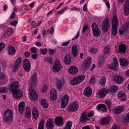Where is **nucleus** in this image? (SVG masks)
I'll return each mask as SVG.
<instances>
[{
  "mask_svg": "<svg viewBox=\"0 0 129 129\" xmlns=\"http://www.w3.org/2000/svg\"><path fill=\"white\" fill-rule=\"evenodd\" d=\"M19 82L17 81L14 82L10 84V90L12 91L13 96L15 99H19L23 96L22 92L20 90H17L15 89L18 88Z\"/></svg>",
  "mask_w": 129,
  "mask_h": 129,
  "instance_id": "obj_1",
  "label": "nucleus"
},
{
  "mask_svg": "<svg viewBox=\"0 0 129 129\" xmlns=\"http://www.w3.org/2000/svg\"><path fill=\"white\" fill-rule=\"evenodd\" d=\"M118 20L116 16H114L112 20V29L111 38H113L116 35L117 33V28L118 27Z\"/></svg>",
  "mask_w": 129,
  "mask_h": 129,
  "instance_id": "obj_2",
  "label": "nucleus"
},
{
  "mask_svg": "<svg viewBox=\"0 0 129 129\" xmlns=\"http://www.w3.org/2000/svg\"><path fill=\"white\" fill-rule=\"evenodd\" d=\"M13 112L11 109H8L4 113L3 118L5 121L12 122L13 120Z\"/></svg>",
  "mask_w": 129,
  "mask_h": 129,
  "instance_id": "obj_3",
  "label": "nucleus"
},
{
  "mask_svg": "<svg viewBox=\"0 0 129 129\" xmlns=\"http://www.w3.org/2000/svg\"><path fill=\"white\" fill-rule=\"evenodd\" d=\"M92 61L91 59L89 57L86 58L84 61L83 64L81 67V69L83 71H85L90 68V65Z\"/></svg>",
  "mask_w": 129,
  "mask_h": 129,
  "instance_id": "obj_4",
  "label": "nucleus"
},
{
  "mask_svg": "<svg viewBox=\"0 0 129 129\" xmlns=\"http://www.w3.org/2000/svg\"><path fill=\"white\" fill-rule=\"evenodd\" d=\"M29 93L31 100L33 101H35L38 98V94L35 90L33 88L30 87L29 89Z\"/></svg>",
  "mask_w": 129,
  "mask_h": 129,
  "instance_id": "obj_5",
  "label": "nucleus"
},
{
  "mask_svg": "<svg viewBox=\"0 0 129 129\" xmlns=\"http://www.w3.org/2000/svg\"><path fill=\"white\" fill-rule=\"evenodd\" d=\"M91 27L93 36L94 37H98L100 35L101 32L95 23H93L91 25Z\"/></svg>",
  "mask_w": 129,
  "mask_h": 129,
  "instance_id": "obj_6",
  "label": "nucleus"
},
{
  "mask_svg": "<svg viewBox=\"0 0 129 129\" xmlns=\"http://www.w3.org/2000/svg\"><path fill=\"white\" fill-rule=\"evenodd\" d=\"M109 18L106 17L103 21L102 27L103 30L104 32H107L109 28Z\"/></svg>",
  "mask_w": 129,
  "mask_h": 129,
  "instance_id": "obj_7",
  "label": "nucleus"
},
{
  "mask_svg": "<svg viewBox=\"0 0 129 129\" xmlns=\"http://www.w3.org/2000/svg\"><path fill=\"white\" fill-rule=\"evenodd\" d=\"M69 100V97L68 95H65L62 98L61 100L60 107L62 108H65L67 105Z\"/></svg>",
  "mask_w": 129,
  "mask_h": 129,
  "instance_id": "obj_8",
  "label": "nucleus"
},
{
  "mask_svg": "<svg viewBox=\"0 0 129 129\" xmlns=\"http://www.w3.org/2000/svg\"><path fill=\"white\" fill-rule=\"evenodd\" d=\"M61 68V66L58 60L56 59L55 61L53 67L52 69L54 72H57L59 71Z\"/></svg>",
  "mask_w": 129,
  "mask_h": 129,
  "instance_id": "obj_9",
  "label": "nucleus"
},
{
  "mask_svg": "<svg viewBox=\"0 0 129 129\" xmlns=\"http://www.w3.org/2000/svg\"><path fill=\"white\" fill-rule=\"evenodd\" d=\"M23 67L25 71L28 72L30 71L31 65L29 60L27 59H25L24 60Z\"/></svg>",
  "mask_w": 129,
  "mask_h": 129,
  "instance_id": "obj_10",
  "label": "nucleus"
},
{
  "mask_svg": "<svg viewBox=\"0 0 129 129\" xmlns=\"http://www.w3.org/2000/svg\"><path fill=\"white\" fill-rule=\"evenodd\" d=\"M79 107L78 103L76 102H74L72 105L69 106L68 108V110L72 112H74L77 111Z\"/></svg>",
  "mask_w": 129,
  "mask_h": 129,
  "instance_id": "obj_11",
  "label": "nucleus"
},
{
  "mask_svg": "<svg viewBox=\"0 0 129 129\" xmlns=\"http://www.w3.org/2000/svg\"><path fill=\"white\" fill-rule=\"evenodd\" d=\"M125 110V107L122 106L115 107L114 109V112L117 114H119Z\"/></svg>",
  "mask_w": 129,
  "mask_h": 129,
  "instance_id": "obj_12",
  "label": "nucleus"
},
{
  "mask_svg": "<svg viewBox=\"0 0 129 129\" xmlns=\"http://www.w3.org/2000/svg\"><path fill=\"white\" fill-rule=\"evenodd\" d=\"M22 60L20 58H18L15 62V65L13 68V70L15 72H16L18 69L19 67L22 64Z\"/></svg>",
  "mask_w": 129,
  "mask_h": 129,
  "instance_id": "obj_13",
  "label": "nucleus"
},
{
  "mask_svg": "<svg viewBox=\"0 0 129 129\" xmlns=\"http://www.w3.org/2000/svg\"><path fill=\"white\" fill-rule=\"evenodd\" d=\"M109 92V91L107 89L102 88L98 92V94L101 98H104Z\"/></svg>",
  "mask_w": 129,
  "mask_h": 129,
  "instance_id": "obj_14",
  "label": "nucleus"
},
{
  "mask_svg": "<svg viewBox=\"0 0 129 129\" xmlns=\"http://www.w3.org/2000/svg\"><path fill=\"white\" fill-rule=\"evenodd\" d=\"M37 74L36 73L33 74L31 76V80L30 81V85L34 86L36 84L37 80Z\"/></svg>",
  "mask_w": 129,
  "mask_h": 129,
  "instance_id": "obj_15",
  "label": "nucleus"
},
{
  "mask_svg": "<svg viewBox=\"0 0 129 129\" xmlns=\"http://www.w3.org/2000/svg\"><path fill=\"white\" fill-rule=\"evenodd\" d=\"M57 82L56 86L57 88L60 89L63 87V84L64 83V79L63 78H61L59 79H56Z\"/></svg>",
  "mask_w": 129,
  "mask_h": 129,
  "instance_id": "obj_16",
  "label": "nucleus"
},
{
  "mask_svg": "<svg viewBox=\"0 0 129 129\" xmlns=\"http://www.w3.org/2000/svg\"><path fill=\"white\" fill-rule=\"evenodd\" d=\"M124 12L125 15H128L129 14V1H126L125 2Z\"/></svg>",
  "mask_w": 129,
  "mask_h": 129,
  "instance_id": "obj_17",
  "label": "nucleus"
},
{
  "mask_svg": "<svg viewBox=\"0 0 129 129\" xmlns=\"http://www.w3.org/2000/svg\"><path fill=\"white\" fill-rule=\"evenodd\" d=\"M126 49V47L124 44H121L119 46L118 50H116L117 53H125Z\"/></svg>",
  "mask_w": 129,
  "mask_h": 129,
  "instance_id": "obj_18",
  "label": "nucleus"
},
{
  "mask_svg": "<svg viewBox=\"0 0 129 129\" xmlns=\"http://www.w3.org/2000/svg\"><path fill=\"white\" fill-rule=\"evenodd\" d=\"M50 96V99L52 100H56L57 98L56 93L55 89L53 88L51 90Z\"/></svg>",
  "mask_w": 129,
  "mask_h": 129,
  "instance_id": "obj_19",
  "label": "nucleus"
},
{
  "mask_svg": "<svg viewBox=\"0 0 129 129\" xmlns=\"http://www.w3.org/2000/svg\"><path fill=\"white\" fill-rule=\"evenodd\" d=\"M46 126L48 129H52L53 128L54 124L53 123L52 119H50L47 120L46 123Z\"/></svg>",
  "mask_w": 129,
  "mask_h": 129,
  "instance_id": "obj_20",
  "label": "nucleus"
},
{
  "mask_svg": "<svg viewBox=\"0 0 129 129\" xmlns=\"http://www.w3.org/2000/svg\"><path fill=\"white\" fill-rule=\"evenodd\" d=\"M69 72L71 74H75L78 72V69L76 67L74 66H71L69 68Z\"/></svg>",
  "mask_w": 129,
  "mask_h": 129,
  "instance_id": "obj_21",
  "label": "nucleus"
},
{
  "mask_svg": "<svg viewBox=\"0 0 129 129\" xmlns=\"http://www.w3.org/2000/svg\"><path fill=\"white\" fill-rule=\"evenodd\" d=\"M92 91L90 88L87 87L84 90L83 94L85 96H90L91 95Z\"/></svg>",
  "mask_w": 129,
  "mask_h": 129,
  "instance_id": "obj_22",
  "label": "nucleus"
},
{
  "mask_svg": "<svg viewBox=\"0 0 129 129\" xmlns=\"http://www.w3.org/2000/svg\"><path fill=\"white\" fill-rule=\"evenodd\" d=\"M120 65L122 67H125L128 64V61L123 58H120L119 60Z\"/></svg>",
  "mask_w": 129,
  "mask_h": 129,
  "instance_id": "obj_23",
  "label": "nucleus"
},
{
  "mask_svg": "<svg viewBox=\"0 0 129 129\" xmlns=\"http://www.w3.org/2000/svg\"><path fill=\"white\" fill-rule=\"evenodd\" d=\"M16 52L15 49L13 46H10L8 47V53L10 55H14Z\"/></svg>",
  "mask_w": 129,
  "mask_h": 129,
  "instance_id": "obj_24",
  "label": "nucleus"
},
{
  "mask_svg": "<svg viewBox=\"0 0 129 129\" xmlns=\"http://www.w3.org/2000/svg\"><path fill=\"white\" fill-rule=\"evenodd\" d=\"M72 53L74 57H76L78 55L77 47L76 45H74L72 48Z\"/></svg>",
  "mask_w": 129,
  "mask_h": 129,
  "instance_id": "obj_25",
  "label": "nucleus"
},
{
  "mask_svg": "<svg viewBox=\"0 0 129 129\" xmlns=\"http://www.w3.org/2000/svg\"><path fill=\"white\" fill-rule=\"evenodd\" d=\"M86 113L85 112H83L82 113L80 121L81 123L86 122L88 118L86 116Z\"/></svg>",
  "mask_w": 129,
  "mask_h": 129,
  "instance_id": "obj_26",
  "label": "nucleus"
},
{
  "mask_svg": "<svg viewBox=\"0 0 129 129\" xmlns=\"http://www.w3.org/2000/svg\"><path fill=\"white\" fill-rule=\"evenodd\" d=\"M85 76L83 75H81L75 77L77 80V84H78L81 82L85 78Z\"/></svg>",
  "mask_w": 129,
  "mask_h": 129,
  "instance_id": "obj_27",
  "label": "nucleus"
},
{
  "mask_svg": "<svg viewBox=\"0 0 129 129\" xmlns=\"http://www.w3.org/2000/svg\"><path fill=\"white\" fill-rule=\"evenodd\" d=\"M85 76L83 75H81L75 77L77 80V84H78L81 82L85 78Z\"/></svg>",
  "mask_w": 129,
  "mask_h": 129,
  "instance_id": "obj_28",
  "label": "nucleus"
},
{
  "mask_svg": "<svg viewBox=\"0 0 129 129\" xmlns=\"http://www.w3.org/2000/svg\"><path fill=\"white\" fill-rule=\"evenodd\" d=\"M114 80L116 82L119 84L122 82L124 80L123 77L119 75L115 76L114 77Z\"/></svg>",
  "mask_w": 129,
  "mask_h": 129,
  "instance_id": "obj_29",
  "label": "nucleus"
},
{
  "mask_svg": "<svg viewBox=\"0 0 129 129\" xmlns=\"http://www.w3.org/2000/svg\"><path fill=\"white\" fill-rule=\"evenodd\" d=\"M118 97L120 100L123 101L126 99L125 94L122 91H119L118 94Z\"/></svg>",
  "mask_w": 129,
  "mask_h": 129,
  "instance_id": "obj_30",
  "label": "nucleus"
},
{
  "mask_svg": "<svg viewBox=\"0 0 129 129\" xmlns=\"http://www.w3.org/2000/svg\"><path fill=\"white\" fill-rule=\"evenodd\" d=\"M33 118L35 120H37L38 118L39 114L37 109L35 108H33Z\"/></svg>",
  "mask_w": 129,
  "mask_h": 129,
  "instance_id": "obj_31",
  "label": "nucleus"
},
{
  "mask_svg": "<svg viewBox=\"0 0 129 129\" xmlns=\"http://www.w3.org/2000/svg\"><path fill=\"white\" fill-rule=\"evenodd\" d=\"M55 123L58 125L62 124L63 120L62 117L60 116L56 118L55 119Z\"/></svg>",
  "mask_w": 129,
  "mask_h": 129,
  "instance_id": "obj_32",
  "label": "nucleus"
},
{
  "mask_svg": "<svg viewBox=\"0 0 129 129\" xmlns=\"http://www.w3.org/2000/svg\"><path fill=\"white\" fill-rule=\"evenodd\" d=\"M97 108L99 110L103 108V109L102 110V111L104 112H106L107 110L106 106L103 104H98L97 106Z\"/></svg>",
  "mask_w": 129,
  "mask_h": 129,
  "instance_id": "obj_33",
  "label": "nucleus"
},
{
  "mask_svg": "<svg viewBox=\"0 0 129 129\" xmlns=\"http://www.w3.org/2000/svg\"><path fill=\"white\" fill-rule=\"evenodd\" d=\"M71 57L70 55L68 54L66 55L64 60V62L66 64H70L71 62Z\"/></svg>",
  "mask_w": 129,
  "mask_h": 129,
  "instance_id": "obj_34",
  "label": "nucleus"
},
{
  "mask_svg": "<svg viewBox=\"0 0 129 129\" xmlns=\"http://www.w3.org/2000/svg\"><path fill=\"white\" fill-rule=\"evenodd\" d=\"M19 109V112L22 113L25 108V103L24 102H20L18 105Z\"/></svg>",
  "mask_w": 129,
  "mask_h": 129,
  "instance_id": "obj_35",
  "label": "nucleus"
},
{
  "mask_svg": "<svg viewBox=\"0 0 129 129\" xmlns=\"http://www.w3.org/2000/svg\"><path fill=\"white\" fill-rule=\"evenodd\" d=\"M110 120V119L108 117H105L102 119L100 122V123L102 125H105L109 123Z\"/></svg>",
  "mask_w": 129,
  "mask_h": 129,
  "instance_id": "obj_36",
  "label": "nucleus"
},
{
  "mask_svg": "<svg viewBox=\"0 0 129 129\" xmlns=\"http://www.w3.org/2000/svg\"><path fill=\"white\" fill-rule=\"evenodd\" d=\"M12 29L10 28L6 29V32L4 34V36L5 37H7L10 35L12 34Z\"/></svg>",
  "mask_w": 129,
  "mask_h": 129,
  "instance_id": "obj_37",
  "label": "nucleus"
},
{
  "mask_svg": "<svg viewBox=\"0 0 129 129\" xmlns=\"http://www.w3.org/2000/svg\"><path fill=\"white\" fill-rule=\"evenodd\" d=\"M41 103L42 106L44 108H47L48 107V103L45 99L41 100Z\"/></svg>",
  "mask_w": 129,
  "mask_h": 129,
  "instance_id": "obj_38",
  "label": "nucleus"
},
{
  "mask_svg": "<svg viewBox=\"0 0 129 129\" xmlns=\"http://www.w3.org/2000/svg\"><path fill=\"white\" fill-rule=\"evenodd\" d=\"M45 121L44 119H42L39 124L38 129H44Z\"/></svg>",
  "mask_w": 129,
  "mask_h": 129,
  "instance_id": "obj_39",
  "label": "nucleus"
},
{
  "mask_svg": "<svg viewBox=\"0 0 129 129\" xmlns=\"http://www.w3.org/2000/svg\"><path fill=\"white\" fill-rule=\"evenodd\" d=\"M31 112L30 111V109L29 107H28L26 109L25 116L28 118L30 117Z\"/></svg>",
  "mask_w": 129,
  "mask_h": 129,
  "instance_id": "obj_40",
  "label": "nucleus"
},
{
  "mask_svg": "<svg viewBox=\"0 0 129 129\" xmlns=\"http://www.w3.org/2000/svg\"><path fill=\"white\" fill-rule=\"evenodd\" d=\"M72 125V122L69 121L67 122L66 124V126L64 129H71Z\"/></svg>",
  "mask_w": 129,
  "mask_h": 129,
  "instance_id": "obj_41",
  "label": "nucleus"
},
{
  "mask_svg": "<svg viewBox=\"0 0 129 129\" xmlns=\"http://www.w3.org/2000/svg\"><path fill=\"white\" fill-rule=\"evenodd\" d=\"M118 87L116 85H114L111 87L110 91L111 92H117L118 90Z\"/></svg>",
  "mask_w": 129,
  "mask_h": 129,
  "instance_id": "obj_42",
  "label": "nucleus"
},
{
  "mask_svg": "<svg viewBox=\"0 0 129 129\" xmlns=\"http://www.w3.org/2000/svg\"><path fill=\"white\" fill-rule=\"evenodd\" d=\"M117 67L113 63L112 64H109L108 66V68L114 70H116L117 69Z\"/></svg>",
  "mask_w": 129,
  "mask_h": 129,
  "instance_id": "obj_43",
  "label": "nucleus"
},
{
  "mask_svg": "<svg viewBox=\"0 0 129 129\" xmlns=\"http://www.w3.org/2000/svg\"><path fill=\"white\" fill-rule=\"evenodd\" d=\"M70 84L72 85H77V82L76 78L75 77L71 80L70 82Z\"/></svg>",
  "mask_w": 129,
  "mask_h": 129,
  "instance_id": "obj_44",
  "label": "nucleus"
},
{
  "mask_svg": "<svg viewBox=\"0 0 129 129\" xmlns=\"http://www.w3.org/2000/svg\"><path fill=\"white\" fill-rule=\"evenodd\" d=\"M101 58L99 60V62L101 64H104L105 61V59L106 58L105 56L103 55L100 57Z\"/></svg>",
  "mask_w": 129,
  "mask_h": 129,
  "instance_id": "obj_45",
  "label": "nucleus"
},
{
  "mask_svg": "<svg viewBox=\"0 0 129 129\" xmlns=\"http://www.w3.org/2000/svg\"><path fill=\"white\" fill-rule=\"evenodd\" d=\"M123 120L125 122H129V111L125 115V117L124 118Z\"/></svg>",
  "mask_w": 129,
  "mask_h": 129,
  "instance_id": "obj_46",
  "label": "nucleus"
},
{
  "mask_svg": "<svg viewBox=\"0 0 129 129\" xmlns=\"http://www.w3.org/2000/svg\"><path fill=\"white\" fill-rule=\"evenodd\" d=\"M44 61L48 62L50 64H52L53 62L52 58L51 57H47L45 58Z\"/></svg>",
  "mask_w": 129,
  "mask_h": 129,
  "instance_id": "obj_47",
  "label": "nucleus"
},
{
  "mask_svg": "<svg viewBox=\"0 0 129 129\" xmlns=\"http://www.w3.org/2000/svg\"><path fill=\"white\" fill-rule=\"evenodd\" d=\"M8 89L7 88L5 87H0V92L3 93H5L7 92Z\"/></svg>",
  "mask_w": 129,
  "mask_h": 129,
  "instance_id": "obj_48",
  "label": "nucleus"
},
{
  "mask_svg": "<svg viewBox=\"0 0 129 129\" xmlns=\"http://www.w3.org/2000/svg\"><path fill=\"white\" fill-rule=\"evenodd\" d=\"M47 52V50L45 48L44 49H40L39 51V53L40 54H42L43 55L46 54Z\"/></svg>",
  "mask_w": 129,
  "mask_h": 129,
  "instance_id": "obj_49",
  "label": "nucleus"
},
{
  "mask_svg": "<svg viewBox=\"0 0 129 129\" xmlns=\"http://www.w3.org/2000/svg\"><path fill=\"white\" fill-rule=\"evenodd\" d=\"M110 51V48L107 47H106L104 50V54L105 55H107L109 53Z\"/></svg>",
  "mask_w": 129,
  "mask_h": 129,
  "instance_id": "obj_50",
  "label": "nucleus"
},
{
  "mask_svg": "<svg viewBox=\"0 0 129 129\" xmlns=\"http://www.w3.org/2000/svg\"><path fill=\"white\" fill-rule=\"evenodd\" d=\"M1 66L4 68L8 66L7 62V61H3L0 62Z\"/></svg>",
  "mask_w": 129,
  "mask_h": 129,
  "instance_id": "obj_51",
  "label": "nucleus"
},
{
  "mask_svg": "<svg viewBox=\"0 0 129 129\" xmlns=\"http://www.w3.org/2000/svg\"><path fill=\"white\" fill-rule=\"evenodd\" d=\"M89 28V26L87 24L84 25L82 29V33H84Z\"/></svg>",
  "mask_w": 129,
  "mask_h": 129,
  "instance_id": "obj_52",
  "label": "nucleus"
},
{
  "mask_svg": "<svg viewBox=\"0 0 129 129\" xmlns=\"http://www.w3.org/2000/svg\"><path fill=\"white\" fill-rule=\"evenodd\" d=\"M106 82V78L105 77H103L100 81V82L101 85L105 84Z\"/></svg>",
  "mask_w": 129,
  "mask_h": 129,
  "instance_id": "obj_53",
  "label": "nucleus"
},
{
  "mask_svg": "<svg viewBox=\"0 0 129 129\" xmlns=\"http://www.w3.org/2000/svg\"><path fill=\"white\" fill-rule=\"evenodd\" d=\"M124 27L125 31L127 30L129 28V21H127L125 24Z\"/></svg>",
  "mask_w": 129,
  "mask_h": 129,
  "instance_id": "obj_54",
  "label": "nucleus"
},
{
  "mask_svg": "<svg viewBox=\"0 0 129 129\" xmlns=\"http://www.w3.org/2000/svg\"><path fill=\"white\" fill-rule=\"evenodd\" d=\"M98 51V49L96 48H92L90 49V52L93 53H95Z\"/></svg>",
  "mask_w": 129,
  "mask_h": 129,
  "instance_id": "obj_55",
  "label": "nucleus"
},
{
  "mask_svg": "<svg viewBox=\"0 0 129 129\" xmlns=\"http://www.w3.org/2000/svg\"><path fill=\"white\" fill-rule=\"evenodd\" d=\"M113 63L115 65L118 67V60L116 57H114L113 58Z\"/></svg>",
  "mask_w": 129,
  "mask_h": 129,
  "instance_id": "obj_56",
  "label": "nucleus"
},
{
  "mask_svg": "<svg viewBox=\"0 0 129 129\" xmlns=\"http://www.w3.org/2000/svg\"><path fill=\"white\" fill-rule=\"evenodd\" d=\"M106 104L107 105L109 108L110 109L111 108V105L112 104V103L109 100L107 101L106 102Z\"/></svg>",
  "mask_w": 129,
  "mask_h": 129,
  "instance_id": "obj_57",
  "label": "nucleus"
},
{
  "mask_svg": "<svg viewBox=\"0 0 129 129\" xmlns=\"http://www.w3.org/2000/svg\"><path fill=\"white\" fill-rule=\"evenodd\" d=\"M17 22L18 21L17 20L13 21L10 23V25H11L15 26H16Z\"/></svg>",
  "mask_w": 129,
  "mask_h": 129,
  "instance_id": "obj_58",
  "label": "nucleus"
},
{
  "mask_svg": "<svg viewBox=\"0 0 129 129\" xmlns=\"http://www.w3.org/2000/svg\"><path fill=\"white\" fill-rule=\"evenodd\" d=\"M95 82V78L94 77H92L89 80L90 83L92 84H94Z\"/></svg>",
  "mask_w": 129,
  "mask_h": 129,
  "instance_id": "obj_59",
  "label": "nucleus"
},
{
  "mask_svg": "<svg viewBox=\"0 0 129 129\" xmlns=\"http://www.w3.org/2000/svg\"><path fill=\"white\" fill-rule=\"evenodd\" d=\"M49 31V33L51 34H53L54 32V27L53 26H52L51 28L50 29V30H49V29H48L47 30V31L48 32Z\"/></svg>",
  "mask_w": 129,
  "mask_h": 129,
  "instance_id": "obj_60",
  "label": "nucleus"
},
{
  "mask_svg": "<svg viewBox=\"0 0 129 129\" xmlns=\"http://www.w3.org/2000/svg\"><path fill=\"white\" fill-rule=\"evenodd\" d=\"M28 9L26 8H23V7L20 10L21 12L23 13H24L26 12V11H27L28 10Z\"/></svg>",
  "mask_w": 129,
  "mask_h": 129,
  "instance_id": "obj_61",
  "label": "nucleus"
},
{
  "mask_svg": "<svg viewBox=\"0 0 129 129\" xmlns=\"http://www.w3.org/2000/svg\"><path fill=\"white\" fill-rule=\"evenodd\" d=\"M30 51L32 53H35L36 52V48L34 47H33L30 48Z\"/></svg>",
  "mask_w": 129,
  "mask_h": 129,
  "instance_id": "obj_62",
  "label": "nucleus"
},
{
  "mask_svg": "<svg viewBox=\"0 0 129 129\" xmlns=\"http://www.w3.org/2000/svg\"><path fill=\"white\" fill-rule=\"evenodd\" d=\"M70 40L68 41L63 42L62 44V45L63 46H66L68 45L70 42Z\"/></svg>",
  "mask_w": 129,
  "mask_h": 129,
  "instance_id": "obj_63",
  "label": "nucleus"
},
{
  "mask_svg": "<svg viewBox=\"0 0 129 129\" xmlns=\"http://www.w3.org/2000/svg\"><path fill=\"white\" fill-rule=\"evenodd\" d=\"M5 45L4 43H0V48L1 49L3 50L5 47Z\"/></svg>",
  "mask_w": 129,
  "mask_h": 129,
  "instance_id": "obj_64",
  "label": "nucleus"
}]
</instances>
